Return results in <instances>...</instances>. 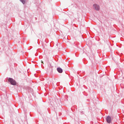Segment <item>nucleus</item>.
Listing matches in <instances>:
<instances>
[{
  "label": "nucleus",
  "instance_id": "nucleus-1",
  "mask_svg": "<svg viewBox=\"0 0 124 124\" xmlns=\"http://www.w3.org/2000/svg\"><path fill=\"white\" fill-rule=\"evenodd\" d=\"M8 81L10 82V83L11 84V85H13V86H16V81L15 80L13 79V78H8Z\"/></svg>",
  "mask_w": 124,
  "mask_h": 124
},
{
  "label": "nucleus",
  "instance_id": "nucleus-2",
  "mask_svg": "<svg viewBox=\"0 0 124 124\" xmlns=\"http://www.w3.org/2000/svg\"><path fill=\"white\" fill-rule=\"evenodd\" d=\"M93 7L94 8L95 10H96L97 11H99V10H100V7L96 4H94L93 5Z\"/></svg>",
  "mask_w": 124,
  "mask_h": 124
},
{
  "label": "nucleus",
  "instance_id": "nucleus-3",
  "mask_svg": "<svg viewBox=\"0 0 124 124\" xmlns=\"http://www.w3.org/2000/svg\"><path fill=\"white\" fill-rule=\"evenodd\" d=\"M106 120L108 124H111L112 118L110 117V116H108L107 117Z\"/></svg>",
  "mask_w": 124,
  "mask_h": 124
},
{
  "label": "nucleus",
  "instance_id": "nucleus-4",
  "mask_svg": "<svg viewBox=\"0 0 124 124\" xmlns=\"http://www.w3.org/2000/svg\"><path fill=\"white\" fill-rule=\"evenodd\" d=\"M57 71L59 73H62V69L60 67L57 68Z\"/></svg>",
  "mask_w": 124,
  "mask_h": 124
},
{
  "label": "nucleus",
  "instance_id": "nucleus-5",
  "mask_svg": "<svg viewBox=\"0 0 124 124\" xmlns=\"http://www.w3.org/2000/svg\"><path fill=\"white\" fill-rule=\"evenodd\" d=\"M23 4H26V0H19Z\"/></svg>",
  "mask_w": 124,
  "mask_h": 124
}]
</instances>
